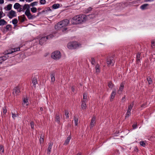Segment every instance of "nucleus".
<instances>
[{
  "label": "nucleus",
  "mask_w": 155,
  "mask_h": 155,
  "mask_svg": "<svg viewBox=\"0 0 155 155\" xmlns=\"http://www.w3.org/2000/svg\"><path fill=\"white\" fill-rule=\"evenodd\" d=\"M87 17L85 15H78L73 17L72 20V22L75 24H80L85 21Z\"/></svg>",
  "instance_id": "1"
},
{
  "label": "nucleus",
  "mask_w": 155,
  "mask_h": 155,
  "mask_svg": "<svg viewBox=\"0 0 155 155\" xmlns=\"http://www.w3.org/2000/svg\"><path fill=\"white\" fill-rule=\"evenodd\" d=\"M20 49V47H18L16 48H14L12 49V50H7V51H5V54L3 56L1 57L0 58V60L4 61L7 59L9 57L8 55L11 54L14 52L19 51Z\"/></svg>",
  "instance_id": "2"
},
{
  "label": "nucleus",
  "mask_w": 155,
  "mask_h": 155,
  "mask_svg": "<svg viewBox=\"0 0 155 155\" xmlns=\"http://www.w3.org/2000/svg\"><path fill=\"white\" fill-rule=\"evenodd\" d=\"M69 23V21L67 19H65L60 21V23L63 27L62 30V32H64L67 30V28L66 27L68 25Z\"/></svg>",
  "instance_id": "3"
},
{
  "label": "nucleus",
  "mask_w": 155,
  "mask_h": 155,
  "mask_svg": "<svg viewBox=\"0 0 155 155\" xmlns=\"http://www.w3.org/2000/svg\"><path fill=\"white\" fill-rule=\"evenodd\" d=\"M61 53L58 51H54L51 54V58L54 60H58L61 58Z\"/></svg>",
  "instance_id": "4"
},
{
  "label": "nucleus",
  "mask_w": 155,
  "mask_h": 155,
  "mask_svg": "<svg viewBox=\"0 0 155 155\" xmlns=\"http://www.w3.org/2000/svg\"><path fill=\"white\" fill-rule=\"evenodd\" d=\"M25 14L29 19H33L36 17L35 15H32L31 14L29 9H27L26 10L25 12Z\"/></svg>",
  "instance_id": "5"
},
{
  "label": "nucleus",
  "mask_w": 155,
  "mask_h": 155,
  "mask_svg": "<svg viewBox=\"0 0 155 155\" xmlns=\"http://www.w3.org/2000/svg\"><path fill=\"white\" fill-rule=\"evenodd\" d=\"M106 62L108 66H112L114 65L115 61L113 57H110L107 58Z\"/></svg>",
  "instance_id": "6"
},
{
  "label": "nucleus",
  "mask_w": 155,
  "mask_h": 155,
  "mask_svg": "<svg viewBox=\"0 0 155 155\" xmlns=\"http://www.w3.org/2000/svg\"><path fill=\"white\" fill-rule=\"evenodd\" d=\"M134 106V103H133L128 107V108L126 114V118L128 117L131 115V110Z\"/></svg>",
  "instance_id": "7"
},
{
  "label": "nucleus",
  "mask_w": 155,
  "mask_h": 155,
  "mask_svg": "<svg viewBox=\"0 0 155 155\" xmlns=\"http://www.w3.org/2000/svg\"><path fill=\"white\" fill-rule=\"evenodd\" d=\"M68 48L69 49H75L77 47V45L75 42H71L68 43Z\"/></svg>",
  "instance_id": "8"
},
{
  "label": "nucleus",
  "mask_w": 155,
  "mask_h": 155,
  "mask_svg": "<svg viewBox=\"0 0 155 155\" xmlns=\"http://www.w3.org/2000/svg\"><path fill=\"white\" fill-rule=\"evenodd\" d=\"M8 15L9 18H12L14 17H16V14L15 11L11 10L9 12Z\"/></svg>",
  "instance_id": "9"
},
{
  "label": "nucleus",
  "mask_w": 155,
  "mask_h": 155,
  "mask_svg": "<svg viewBox=\"0 0 155 155\" xmlns=\"http://www.w3.org/2000/svg\"><path fill=\"white\" fill-rule=\"evenodd\" d=\"M61 24L60 21L55 25V28L56 30H61L62 31L63 27Z\"/></svg>",
  "instance_id": "10"
},
{
  "label": "nucleus",
  "mask_w": 155,
  "mask_h": 155,
  "mask_svg": "<svg viewBox=\"0 0 155 155\" xmlns=\"http://www.w3.org/2000/svg\"><path fill=\"white\" fill-rule=\"evenodd\" d=\"M53 145V143H48V146L47 152V154L49 155L50 154L51 152V148Z\"/></svg>",
  "instance_id": "11"
},
{
  "label": "nucleus",
  "mask_w": 155,
  "mask_h": 155,
  "mask_svg": "<svg viewBox=\"0 0 155 155\" xmlns=\"http://www.w3.org/2000/svg\"><path fill=\"white\" fill-rule=\"evenodd\" d=\"M116 94V90L115 89H113L110 95V101H112L114 97Z\"/></svg>",
  "instance_id": "12"
},
{
  "label": "nucleus",
  "mask_w": 155,
  "mask_h": 155,
  "mask_svg": "<svg viewBox=\"0 0 155 155\" xmlns=\"http://www.w3.org/2000/svg\"><path fill=\"white\" fill-rule=\"evenodd\" d=\"M95 120H96V117L95 116L93 117L91 120V124H90V126H91V128L92 127H93L95 125Z\"/></svg>",
  "instance_id": "13"
},
{
  "label": "nucleus",
  "mask_w": 155,
  "mask_h": 155,
  "mask_svg": "<svg viewBox=\"0 0 155 155\" xmlns=\"http://www.w3.org/2000/svg\"><path fill=\"white\" fill-rule=\"evenodd\" d=\"M20 92V89L18 87H16L13 89V94L18 95Z\"/></svg>",
  "instance_id": "14"
},
{
  "label": "nucleus",
  "mask_w": 155,
  "mask_h": 155,
  "mask_svg": "<svg viewBox=\"0 0 155 155\" xmlns=\"http://www.w3.org/2000/svg\"><path fill=\"white\" fill-rule=\"evenodd\" d=\"M47 40L46 37H43L41 38L39 40V43L41 45H42Z\"/></svg>",
  "instance_id": "15"
},
{
  "label": "nucleus",
  "mask_w": 155,
  "mask_h": 155,
  "mask_svg": "<svg viewBox=\"0 0 155 155\" xmlns=\"http://www.w3.org/2000/svg\"><path fill=\"white\" fill-rule=\"evenodd\" d=\"M86 101L85 100H82L81 101V108L84 110L86 109Z\"/></svg>",
  "instance_id": "16"
},
{
  "label": "nucleus",
  "mask_w": 155,
  "mask_h": 155,
  "mask_svg": "<svg viewBox=\"0 0 155 155\" xmlns=\"http://www.w3.org/2000/svg\"><path fill=\"white\" fill-rule=\"evenodd\" d=\"M22 105H23L24 106L25 105L27 106L28 105V99L27 98H24L23 99V102L22 103Z\"/></svg>",
  "instance_id": "17"
},
{
  "label": "nucleus",
  "mask_w": 155,
  "mask_h": 155,
  "mask_svg": "<svg viewBox=\"0 0 155 155\" xmlns=\"http://www.w3.org/2000/svg\"><path fill=\"white\" fill-rule=\"evenodd\" d=\"M7 24V22L4 19H0V26H3Z\"/></svg>",
  "instance_id": "18"
},
{
  "label": "nucleus",
  "mask_w": 155,
  "mask_h": 155,
  "mask_svg": "<svg viewBox=\"0 0 155 155\" xmlns=\"http://www.w3.org/2000/svg\"><path fill=\"white\" fill-rule=\"evenodd\" d=\"M71 137L69 136L67 137V139L65 140L64 145H68L69 143V141H70V140H71Z\"/></svg>",
  "instance_id": "19"
},
{
  "label": "nucleus",
  "mask_w": 155,
  "mask_h": 155,
  "mask_svg": "<svg viewBox=\"0 0 155 155\" xmlns=\"http://www.w3.org/2000/svg\"><path fill=\"white\" fill-rule=\"evenodd\" d=\"M140 53H137L136 56V61L138 63H139L140 62Z\"/></svg>",
  "instance_id": "20"
},
{
  "label": "nucleus",
  "mask_w": 155,
  "mask_h": 155,
  "mask_svg": "<svg viewBox=\"0 0 155 155\" xmlns=\"http://www.w3.org/2000/svg\"><path fill=\"white\" fill-rule=\"evenodd\" d=\"M12 6V4H9L5 8V9L6 11H9L11 9Z\"/></svg>",
  "instance_id": "21"
},
{
  "label": "nucleus",
  "mask_w": 155,
  "mask_h": 155,
  "mask_svg": "<svg viewBox=\"0 0 155 155\" xmlns=\"http://www.w3.org/2000/svg\"><path fill=\"white\" fill-rule=\"evenodd\" d=\"M148 4H143L141 6L140 8L142 10H144L147 8V7L148 6Z\"/></svg>",
  "instance_id": "22"
},
{
  "label": "nucleus",
  "mask_w": 155,
  "mask_h": 155,
  "mask_svg": "<svg viewBox=\"0 0 155 155\" xmlns=\"http://www.w3.org/2000/svg\"><path fill=\"white\" fill-rule=\"evenodd\" d=\"M4 28L7 31H10L11 30L12 25L9 24L7 25Z\"/></svg>",
  "instance_id": "23"
},
{
  "label": "nucleus",
  "mask_w": 155,
  "mask_h": 155,
  "mask_svg": "<svg viewBox=\"0 0 155 155\" xmlns=\"http://www.w3.org/2000/svg\"><path fill=\"white\" fill-rule=\"evenodd\" d=\"M44 136L42 134H41L40 138V143H43L44 141Z\"/></svg>",
  "instance_id": "24"
},
{
  "label": "nucleus",
  "mask_w": 155,
  "mask_h": 155,
  "mask_svg": "<svg viewBox=\"0 0 155 155\" xmlns=\"http://www.w3.org/2000/svg\"><path fill=\"white\" fill-rule=\"evenodd\" d=\"M20 6H21V5L19 3H16L14 4V8L15 9L18 10V8H19Z\"/></svg>",
  "instance_id": "25"
},
{
  "label": "nucleus",
  "mask_w": 155,
  "mask_h": 155,
  "mask_svg": "<svg viewBox=\"0 0 155 155\" xmlns=\"http://www.w3.org/2000/svg\"><path fill=\"white\" fill-rule=\"evenodd\" d=\"M32 83L33 84V86L34 87H35V85L37 83V79L36 78L34 77L32 79Z\"/></svg>",
  "instance_id": "26"
},
{
  "label": "nucleus",
  "mask_w": 155,
  "mask_h": 155,
  "mask_svg": "<svg viewBox=\"0 0 155 155\" xmlns=\"http://www.w3.org/2000/svg\"><path fill=\"white\" fill-rule=\"evenodd\" d=\"M60 5L58 4H55L53 5L52 6V7L53 8L56 9L58 8L59 7Z\"/></svg>",
  "instance_id": "27"
},
{
  "label": "nucleus",
  "mask_w": 155,
  "mask_h": 155,
  "mask_svg": "<svg viewBox=\"0 0 155 155\" xmlns=\"http://www.w3.org/2000/svg\"><path fill=\"white\" fill-rule=\"evenodd\" d=\"M96 73H98L100 72V66L98 64H97L95 67Z\"/></svg>",
  "instance_id": "28"
},
{
  "label": "nucleus",
  "mask_w": 155,
  "mask_h": 155,
  "mask_svg": "<svg viewBox=\"0 0 155 155\" xmlns=\"http://www.w3.org/2000/svg\"><path fill=\"white\" fill-rule=\"evenodd\" d=\"M56 121L58 123H59L60 122V117L59 115H56L55 117Z\"/></svg>",
  "instance_id": "29"
},
{
  "label": "nucleus",
  "mask_w": 155,
  "mask_h": 155,
  "mask_svg": "<svg viewBox=\"0 0 155 155\" xmlns=\"http://www.w3.org/2000/svg\"><path fill=\"white\" fill-rule=\"evenodd\" d=\"M17 11L19 12L22 11L24 12L23 6L21 5V6H19V8H18V10Z\"/></svg>",
  "instance_id": "30"
},
{
  "label": "nucleus",
  "mask_w": 155,
  "mask_h": 155,
  "mask_svg": "<svg viewBox=\"0 0 155 155\" xmlns=\"http://www.w3.org/2000/svg\"><path fill=\"white\" fill-rule=\"evenodd\" d=\"M74 122L75 126H77L78 124V118L76 117H74Z\"/></svg>",
  "instance_id": "31"
},
{
  "label": "nucleus",
  "mask_w": 155,
  "mask_h": 155,
  "mask_svg": "<svg viewBox=\"0 0 155 155\" xmlns=\"http://www.w3.org/2000/svg\"><path fill=\"white\" fill-rule=\"evenodd\" d=\"M114 85L111 82H109L108 83V86L110 88L112 89Z\"/></svg>",
  "instance_id": "32"
},
{
  "label": "nucleus",
  "mask_w": 155,
  "mask_h": 155,
  "mask_svg": "<svg viewBox=\"0 0 155 155\" xmlns=\"http://www.w3.org/2000/svg\"><path fill=\"white\" fill-rule=\"evenodd\" d=\"M24 10L27 9H29V6L28 5L25 4L24 6H23Z\"/></svg>",
  "instance_id": "33"
},
{
  "label": "nucleus",
  "mask_w": 155,
  "mask_h": 155,
  "mask_svg": "<svg viewBox=\"0 0 155 155\" xmlns=\"http://www.w3.org/2000/svg\"><path fill=\"white\" fill-rule=\"evenodd\" d=\"M124 85H123V84H121L120 85V86L119 87V89L118 90V92H121L122 91L123 89L124 88Z\"/></svg>",
  "instance_id": "34"
},
{
  "label": "nucleus",
  "mask_w": 155,
  "mask_h": 155,
  "mask_svg": "<svg viewBox=\"0 0 155 155\" xmlns=\"http://www.w3.org/2000/svg\"><path fill=\"white\" fill-rule=\"evenodd\" d=\"M31 12L33 13H35L36 12L37 9V8L35 7H33L31 8Z\"/></svg>",
  "instance_id": "35"
},
{
  "label": "nucleus",
  "mask_w": 155,
  "mask_h": 155,
  "mask_svg": "<svg viewBox=\"0 0 155 155\" xmlns=\"http://www.w3.org/2000/svg\"><path fill=\"white\" fill-rule=\"evenodd\" d=\"M140 145L143 146V147H145V146H146V144L145 143V142L143 141H141L140 142Z\"/></svg>",
  "instance_id": "36"
},
{
  "label": "nucleus",
  "mask_w": 155,
  "mask_h": 155,
  "mask_svg": "<svg viewBox=\"0 0 155 155\" xmlns=\"http://www.w3.org/2000/svg\"><path fill=\"white\" fill-rule=\"evenodd\" d=\"M51 81L52 82H54L55 80V78L54 77V74H51Z\"/></svg>",
  "instance_id": "37"
},
{
  "label": "nucleus",
  "mask_w": 155,
  "mask_h": 155,
  "mask_svg": "<svg viewBox=\"0 0 155 155\" xmlns=\"http://www.w3.org/2000/svg\"><path fill=\"white\" fill-rule=\"evenodd\" d=\"M12 23L14 25H16L18 23V20L17 19H14L12 21Z\"/></svg>",
  "instance_id": "38"
},
{
  "label": "nucleus",
  "mask_w": 155,
  "mask_h": 155,
  "mask_svg": "<svg viewBox=\"0 0 155 155\" xmlns=\"http://www.w3.org/2000/svg\"><path fill=\"white\" fill-rule=\"evenodd\" d=\"M4 147L2 145H0V153H3L4 152Z\"/></svg>",
  "instance_id": "39"
},
{
  "label": "nucleus",
  "mask_w": 155,
  "mask_h": 155,
  "mask_svg": "<svg viewBox=\"0 0 155 155\" xmlns=\"http://www.w3.org/2000/svg\"><path fill=\"white\" fill-rule=\"evenodd\" d=\"M46 37L47 38V40L50 39L54 37V36L52 35H50Z\"/></svg>",
  "instance_id": "40"
},
{
  "label": "nucleus",
  "mask_w": 155,
  "mask_h": 155,
  "mask_svg": "<svg viewBox=\"0 0 155 155\" xmlns=\"http://www.w3.org/2000/svg\"><path fill=\"white\" fill-rule=\"evenodd\" d=\"M87 97V94L86 93H84L83 95V99L86 101Z\"/></svg>",
  "instance_id": "41"
},
{
  "label": "nucleus",
  "mask_w": 155,
  "mask_h": 155,
  "mask_svg": "<svg viewBox=\"0 0 155 155\" xmlns=\"http://www.w3.org/2000/svg\"><path fill=\"white\" fill-rule=\"evenodd\" d=\"M21 18H22V19L21 20V22H24L26 19V17L24 15H22L21 16Z\"/></svg>",
  "instance_id": "42"
},
{
  "label": "nucleus",
  "mask_w": 155,
  "mask_h": 155,
  "mask_svg": "<svg viewBox=\"0 0 155 155\" xmlns=\"http://www.w3.org/2000/svg\"><path fill=\"white\" fill-rule=\"evenodd\" d=\"M46 1L45 0H40V3L41 5H44L46 3Z\"/></svg>",
  "instance_id": "43"
},
{
  "label": "nucleus",
  "mask_w": 155,
  "mask_h": 155,
  "mask_svg": "<svg viewBox=\"0 0 155 155\" xmlns=\"http://www.w3.org/2000/svg\"><path fill=\"white\" fill-rule=\"evenodd\" d=\"M147 80L149 84H151L152 83V79L150 78H147Z\"/></svg>",
  "instance_id": "44"
},
{
  "label": "nucleus",
  "mask_w": 155,
  "mask_h": 155,
  "mask_svg": "<svg viewBox=\"0 0 155 155\" xmlns=\"http://www.w3.org/2000/svg\"><path fill=\"white\" fill-rule=\"evenodd\" d=\"M68 114V112L67 110H65V115L67 118H68L69 117Z\"/></svg>",
  "instance_id": "45"
},
{
  "label": "nucleus",
  "mask_w": 155,
  "mask_h": 155,
  "mask_svg": "<svg viewBox=\"0 0 155 155\" xmlns=\"http://www.w3.org/2000/svg\"><path fill=\"white\" fill-rule=\"evenodd\" d=\"M5 16V15L3 13V12L0 11V19L1 18Z\"/></svg>",
  "instance_id": "46"
},
{
  "label": "nucleus",
  "mask_w": 155,
  "mask_h": 155,
  "mask_svg": "<svg viewBox=\"0 0 155 155\" xmlns=\"http://www.w3.org/2000/svg\"><path fill=\"white\" fill-rule=\"evenodd\" d=\"M12 117L14 119H15V117H16L17 116V114H16L15 113H12Z\"/></svg>",
  "instance_id": "47"
},
{
  "label": "nucleus",
  "mask_w": 155,
  "mask_h": 155,
  "mask_svg": "<svg viewBox=\"0 0 155 155\" xmlns=\"http://www.w3.org/2000/svg\"><path fill=\"white\" fill-rule=\"evenodd\" d=\"M95 61L94 58H91V63L93 65L95 63Z\"/></svg>",
  "instance_id": "48"
},
{
  "label": "nucleus",
  "mask_w": 155,
  "mask_h": 155,
  "mask_svg": "<svg viewBox=\"0 0 155 155\" xmlns=\"http://www.w3.org/2000/svg\"><path fill=\"white\" fill-rule=\"evenodd\" d=\"M30 125L31 129H34V123L33 121H31L30 123Z\"/></svg>",
  "instance_id": "49"
},
{
  "label": "nucleus",
  "mask_w": 155,
  "mask_h": 155,
  "mask_svg": "<svg viewBox=\"0 0 155 155\" xmlns=\"http://www.w3.org/2000/svg\"><path fill=\"white\" fill-rule=\"evenodd\" d=\"M3 113L4 114H5L7 112V109L6 107H5L3 109Z\"/></svg>",
  "instance_id": "50"
},
{
  "label": "nucleus",
  "mask_w": 155,
  "mask_h": 155,
  "mask_svg": "<svg viewBox=\"0 0 155 155\" xmlns=\"http://www.w3.org/2000/svg\"><path fill=\"white\" fill-rule=\"evenodd\" d=\"M132 127L134 129H136L137 127V124H134L132 125Z\"/></svg>",
  "instance_id": "51"
},
{
  "label": "nucleus",
  "mask_w": 155,
  "mask_h": 155,
  "mask_svg": "<svg viewBox=\"0 0 155 155\" xmlns=\"http://www.w3.org/2000/svg\"><path fill=\"white\" fill-rule=\"evenodd\" d=\"M37 5V2H34L31 3V5L32 6L36 5Z\"/></svg>",
  "instance_id": "52"
},
{
  "label": "nucleus",
  "mask_w": 155,
  "mask_h": 155,
  "mask_svg": "<svg viewBox=\"0 0 155 155\" xmlns=\"http://www.w3.org/2000/svg\"><path fill=\"white\" fill-rule=\"evenodd\" d=\"M92 9V8L91 7H89L87 9V11H86L87 12H89Z\"/></svg>",
  "instance_id": "53"
},
{
  "label": "nucleus",
  "mask_w": 155,
  "mask_h": 155,
  "mask_svg": "<svg viewBox=\"0 0 155 155\" xmlns=\"http://www.w3.org/2000/svg\"><path fill=\"white\" fill-rule=\"evenodd\" d=\"M152 46H155V41L153 40L151 41Z\"/></svg>",
  "instance_id": "54"
},
{
  "label": "nucleus",
  "mask_w": 155,
  "mask_h": 155,
  "mask_svg": "<svg viewBox=\"0 0 155 155\" xmlns=\"http://www.w3.org/2000/svg\"><path fill=\"white\" fill-rule=\"evenodd\" d=\"M4 3V0H0V4H2Z\"/></svg>",
  "instance_id": "55"
},
{
  "label": "nucleus",
  "mask_w": 155,
  "mask_h": 155,
  "mask_svg": "<svg viewBox=\"0 0 155 155\" xmlns=\"http://www.w3.org/2000/svg\"><path fill=\"white\" fill-rule=\"evenodd\" d=\"M122 100L123 101H125V97L124 96V97L122 98Z\"/></svg>",
  "instance_id": "56"
},
{
  "label": "nucleus",
  "mask_w": 155,
  "mask_h": 155,
  "mask_svg": "<svg viewBox=\"0 0 155 155\" xmlns=\"http://www.w3.org/2000/svg\"><path fill=\"white\" fill-rule=\"evenodd\" d=\"M71 90L73 92H74V87H71Z\"/></svg>",
  "instance_id": "57"
},
{
  "label": "nucleus",
  "mask_w": 155,
  "mask_h": 155,
  "mask_svg": "<svg viewBox=\"0 0 155 155\" xmlns=\"http://www.w3.org/2000/svg\"><path fill=\"white\" fill-rule=\"evenodd\" d=\"M33 0H25L26 1V2H30L32 1H33Z\"/></svg>",
  "instance_id": "58"
},
{
  "label": "nucleus",
  "mask_w": 155,
  "mask_h": 155,
  "mask_svg": "<svg viewBox=\"0 0 155 155\" xmlns=\"http://www.w3.org/2000/svg\"><path fill=\"white\" fill-rule=\"evenodd\" d=\"M154 0H146V2H151L153 1Z\"/></svg>",
  "instance_id": "59"
},
{
  "label": "nucleus",
  "mask_w": 155,
  "mask_h": 155,
  "mask_svg": "<svg viewBox=\"0 0 155 155\" xmlns=\"http://www.w3.org/2000/svg\"><path fill=\"white\" fill-rule=\"evenodd\" d=\"M145 105L144 104H143L141 105V107H143Z\"/></svg>",
  "instance_id": "60"
},
{
  "label": "nucleus",
  "mask_w": 155,
  "mask_h": 155,
  "mask_svg": "<svg viewBox=\"0 0 155 155\" xmlns=\"http://www.w3.org/2000/svg\"><path fill=\"white\" fill-rule=\"evenodd\" d=\"M40 109L41 110H43V108L42 107H41L40 108Z\"/></svg>",
  "instance_id": "61"
},
{
  "label": "nucleus",
  "mask_w": 155,
  "mask_h": 155,
  "mask_svg": "<svg viewBox=\"0 0 155 155\" xmlns=\"http://www.w3.org/2000/svg\"><path fill=\"white\" fill-rule=\"evenodd\" d=\"M77 155H81V154L80 153H78L77 154Z\"/></svg>",
  "instance_id": "62"
},
{
  "label": "nucleus",
  "mask_w": 155,
  "mask_h": 155,
  "mask_svg": "<svg viewBox=\"0 0 155 155\" xmlns=\"http://www.w3.org/2000/svg\"><path fill=\"white\" fill-rule=\"evenodd\" d=\"M0 80H1V78H0Z\"/></svg>",
  "instance_id": "63"
}]
</instances>
